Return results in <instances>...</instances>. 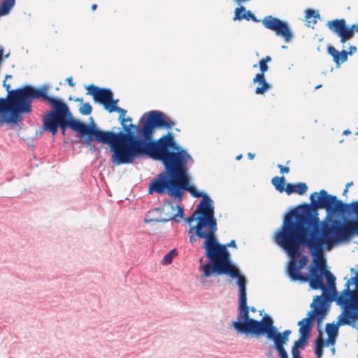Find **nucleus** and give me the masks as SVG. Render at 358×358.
<instances>
[{
  "instance_id": "obj_46",
  "label": "nucleus",
  "mask_w": 358,
  "mask_h": 358,
  "mask_svg": "<svg viewBox=\"0 0 358 358\" xmlns=\"http://www.w3.org/2000/svg\"><path fill=\"white\" fill-rule=\"evenodd\" d=\"M328 343H329V344H332V345H334V343H335V337H333L331 340H330V337H329Z\"/></svg>"
},
{
  "instance_id": "obj_29",
  "label": "nucleus",
  "mask_w": 358,
  "mask_h": 358,
  "mask_svg": "<svg viewBox=\"0 0 358 358\" xmlns=\"http://www.w3.org/2000/svg\"><path fill=\"white\" fill-rule=\"evenodd\" d=\"M177 252L176 249L171 250L163 257L162 263L165 265L171 264Z\"/></svg>"
},
{
  "instance_id": "obj_23",
  "label": "nucleus",
  "mask_w": 358,
  "mask_h": 358,
  "mask_svg": "<svg viewBox=\"0 0 358 358\" xmlns=\"http://www.w3.org/2000/svg\"><path fill=\"white\" fill-rule=\"evenodd\" d=\"M307 189L308 187L306 184L301 182L296 185L287 184L285 188V192L289 195L293 193H297L302 195L306 192Z\"/></svg>"
},
{
  "instance_id": "obj_7",
  "label": "nucleus",
  "mask_w": 358,
  "mask_h": 358,
  "mask_svg": "<svg viewBox=\"0 0 358 358\" xmlns=\"http://www.w3.org/2000/svg\"><path fill=\"white\" fill-rule=\"evenodd\" d=\"M310 200L320 208L325 209L327 216H332L336 213H355L357 218L356 222L351 220H344L343 222L336 219L331 220L336 226V227L345 234L343 237L345 241H348L353 235L358 234V201L344 203L336 196L329 194L324 189L311 194Z\"/></svg>"
},
{
  "instance_id": "obj_18",
  "label": "nucleus",
  "mask_w": 358,
  "mask_h": 358,
  "mask_svg": "<svg viewBox=\"0 0 358 358\" xmlns=\"http://www.w3.org/2000/svg\"><path fill=\"white\" fill-rule=\"evenodd\" d=\"M13 107L10 92L6 98H0V126L3 124H16L19 122L17 113H13Z\"/></svg>"
},
{
  "instance_id": "obj_19",
  "label": "nucleus",
  "mask_w": 358,
  "mask_h": 358,
  "mask_svg": "<svg viewBox=\"0 0 358 358\" xmlns=\"http://www.w3.org/2000/svg\"><path fill=\"white\" fill-rule=\"evenodd\" d=\"M190 187L194 189L193 193H190L192 196L196 198L202 197V200L195 210L198 215L215 217L213 201L205 193L198 192L194 186L190 185Z\"/></svg>"
},
{
  "instance_id": "obj_38",
  "label": "nucleus",
  "mask_w": 358,
  "mask_h": 358,
  "mask_svg": "<svg viewBox=\"0 0 358 358\" xmlns=\"http://www.w3.org/2000/svg\"><path fill=\"white\" fill-rule=\"evenodd\" d=\"M190 236H189V241L192 243H194L196 241V238L197 236H196V234H195V231H193L192 234H189Z\"/></svg>"
},
{
  "instance_id": "obj_37",
  "label": "nucleus",
  "mask_w": 358,
  "mask_h": 358,
  "mask_svg": "<svg viewBox=\"0 0 358 358\" xmlns=\"http://www.w3.org/2000/svg\"><path fill=\"white\" fill-rule=\"evenodd\" d=\"M278 168L280 169L281 173H287L289 171V167L284 166L281 164H278Z\"/></svg>"
},
{
  "instance_id": "obj_21",
  "label": "nucleus",
  "mask_w": 358,
  "mask_h": 358,
  "mask_svg": "<svg viewBox=\"0 0 358 358\" xmlns=\"http://www.w3.org/2000/svg\"><path fill=\"white\" fill-rule=\"evenodd\" d=\"M243 20L247 21L251 20L255 22H259V20H258L250 10H248L244 6H241L235 9L234 20L241 21Z\"/></svg>"
},
{
  "instance_id": "obj_22",
  "label": "nucleus",
  "mask_w": 358,
  "mask_h": 358,
  "mask_svg": "<svg viewBox=\"0 0 358 358\" xmlns=\"http://www.w3.org/2000/svg\"><path fill=\"white\" fill-rule=\"evenodd\" d=\"M327 27L332 32L336 35H339L345 31H348V27L346 26V22L344 19H336L331 21H328Z\"/></svg>"
},
{
  "instance_id": "obj_28",
  "label": "nucleus",
  "mask_w": 358,
  "mask_h": 358,
  "mask_svg": "<svg viewBox=\"0 0 358 358\" xmlns=\"http://www.w3.org/2000/svg\"><path fill=\"white\" fill-rule=\"evenodd\" d=\"M323 341L321 337L317 338L315 341V352L317 358H321L323 355Z\"/></svg>"
},
{
  "instance_id": "obj_8",
  "label": "nucleus",
  "mask_w": 358,
  "mask_h": 358,
  "mask_svg": "<svg viewBox=\"0 0 358 358\" xmlns=\"http://www.w3.org/2000/svg\"><path fill=\"white\" fill-rule=\"evenodd\" d=\"M44 129L55 135L59 127L62 134L65 135L67 127L78 132L80 135L95 134L88 124L73 119L71 113L66 103L61 99L52 107V110L43 117Z\"/></svg>"
},
{
  "instance_id": "obj_6",
  "label": "nucleus",
  "mask_w": 358,
  "mask_h": 358,
  "mask_svg": "<svg viewBox=\"0 0 358 358\" xmlns=\"http://www.w3.org/2000/svg\"><path fill=\"white\" fill-rule=\"evenodd\" d=\"M309 284L313 289L322 291V295L315 296L310 304L312 310L308 313V316L315 319L320 324L327 315V302L334 301L337 303V299L340 296L336 287V277L325 269L324 264L316 263L310 267Z\"/></svg>"
},
{
  "instance_id": "obj_50",
  "label": "nucleus",
  "mask_w": 358,
  "mask_h": 358,
  "mask_svg": "<svg viewBox=\"0 0 358 358\" xmlns=\"http://www.w3.org/2000/svg\"><path fill=\"white\" fill-rule=\"evenodd\" d=\"M348 189L345 188V189L343 190V194L345 195L348 193Z\"/></svg>"
},
{
  "instance_id": "obj_3",
  "label": "nucleus",
  "mask_w": 358,
  "mask_h": 358,
  "mask_svg": "<svg viewBox=\"0 0 358 358\" xmlns=\"http://www.w3.org/2000/svg\"><path fill=\"white\" fill-rule=\"evenodd\" d=\"M142 126L136 127V140L138 144L132 145L131 154L135 159L144 155L184 149L175 141L173 134L168 133L157 141H152L155 128L171 129L175 122L159 110H152L148 113Z\"/></svg>"
},
{
  "instance_id": "obj_47",
  "label": "nucleus",
  "mask_w": 358,
  "mask_h": 358,
  "mask_svg": "<svg viewBox=\"0 0 358 358\" xmlns=\"http://www.w3.org/2000/svg\"><path fill=\"white\" fill-rule=\"evenodd\" d=\"M255 154H252V153H251V152H249V153L248 154V157H249V159H254V157H255Z\"/></svg>"
},
{
  "instance_id": "obj_52",
  "label": "nucleus",
  "mask_w": 358,
  "mask_h": 358,
  "mask_svg": "<svg viewBox=\"0 0 358 358\" xmlns=\"http://www.w3.org/2000/svg\"><path fill=\"white\" fill-rule=\"evenodd\" d=\"M250 310L252 312H255L256 311V309L254 307H252L250 308L248 307V310Z\"/></svg>"
},
{
  "instance_id": "obj_17",
  "label": "nucleus",
  "mask_w": 358,
  "mask_h": 358,
  "mask_svg": "<svg viewBox=\"0 0 358 358\" xmlns=\"http://www.w3.org/2000/svg\"><path fill=\"white\" fill-rule=\"evenodd\" d=\"M161 209V214H164V216L160 217H150L152 213H150L145 219L144 222L145 223L151 222H166L169 220H174L176 222H179L177 217H182L183 215V208L180 205L174 206L171 202L165 203Z\"/></svg>"
},
{
  "instance_id": "obj_10",
  "label": "nucleus",
  "mask_w": 358,
  "mask_h": 358,
  "mask_svg": "<svg viewBox=\"0 0 358 358\" xmlns=\"http://www.w3.org/2000/svg\"><path fill=\"white\" fill-rule=\"evenodd\" d=\"M337 305L342 309L338 317V324L358 329V272L345 284L337 299Z\"/></svg>"
},
{
  "instance_id": "obj_57",
  "label": "nucleus",
  "mask_w": 358,
  "mask_h": 358,
  "mask_svg": "<svg viewBox=\"0 0 358 358\" xmlns=\"http://www.w3.org/2000/svg\"><path fill=\"white\" fill-rule=\"evenodd\" d=\"M282 48H286L287 47L285 45L282 46Z\"/></svg>"
},
{
  "instance_id": "obj_49",
  "label": "nucleus",
  "mask_w": 358,
  "mask_h": 358,
  "mask_svg": "<svg viewBox=\"0 0 358 358\" xmlns=\"http://www.w3.org/2000/svg\"><path fill=\"white\" fill-rule=\"evenodd\" d=\"M96 8H97L96 4H93V5L92 6V10H95L96 9Z\"/></svg>"
},
{
  "instance_id": "obj_55",
  "label": "nucleus",
  "mask_w": 358,
  "mask_h": 358,
  "mask_svg": "<svg viewBox=\"0 0 358 358\" xmlns=\"http://www.w3.org/2000/svg\"><path fill=\"white\" fill-rule=\"evenodd\" d=\"M12 76L10 75H6V79H8V78H11Z\"/></svg>"
},
{
  "instance_id": "obj_27",
  "label": "nucleus",
  "mask_w": 358,
  "mask_h": 358,
  "mask_svg": "<svg viewBox=\"0 0 358 358\" xmlns=\"http://www.w3.org/2000/svg\"><path fill=\"white\" fill-rule=\"evenodd\" d=\"M338 326H339L338 324H329V323L327 324L326 331L328 334V336L330 337V340L333 337L336 336V335L338 334Z\"/></svg>"
},
{
  "instance_id": "obj_14",
  "label": "nucleus",
  "mask_w": 358,
  "mask_h": 358,
  "mask_svg": "<svg viewBox=\"0 0 358 358\" xmlns=\"http://www.w3.org/2000/svg\"><path fill=\"white\" fill-rule=\"evenodd\" d=\"M262 23L266 29L274 31L276 36L282 37L285 42L292 41L294 35L287 22L273 15H267L262 19Z\"/></svg>"
},
{
  "instance_id": "obj_13",
  "label": "nucleus",
  "mask_w": 358,
  "mask_h": 358,
  "mask_svg": "<svg viewBox=\"0 0 358 358\" xmlns=\"http://www.w3.org/2000/svg\"><path fill=\"white\" fill-rule=\"evenodd\" d=\"M217 230V221L215 217L198 215L197 224L190 227L188 234L195 231L196 236L199 238H204L205 241L216 238L215 233Z\"/></svg>"
},
{
  "instance_id": "obj_33",
  "label": "nucleus",
  "mask_w": 358,
  "mask_h": 358,
  "mask_svg": "<svg viewBox=\"0 0 358 358\" xmlns=\"http://www.w3.org/2000/svg\"><path fill=\"white\" fill-rule=\"evenodd\" d=\"M152 213L151 215V217H160L161 216H162V214H161V209L160 208H155L154 210H150L149 211L145 217V219L150 214Z\"/></svg>"
},
{
  "instance_id": "obj_1",
  "label": "nucleus",
  "mask_w": 358,
  "mask_h": 358,
  "mask_svg": "<svg viewBox=\"0 0 358 358\" xmlns=\"http://www.w3.org/2000/svg\"><path fill=\"white\" fill-rule=\"evenodd\" d=\"M320 208L313 201L310 204L299 206L285 215L281 229L275 234V241L282 247L290 257L287 266V274L292 281H308L301 269L308 263V257L303 255L299 261L301 246H307L313 257L311 267L318 264H324L322 256L323 249L330 250L338 242L345 241V236L331 220L320 223L317 209Z\"/></svg>"
},
{
  "instance_id": "obj_5",
  "label": "nucleus",
  "mask_w": 358,
  "mask_h": 358,
  "mask_svg": "<svg viewBox=\"0 0 358 358\" xmlns=\"http://www.w3.org/2000/svg\"><path fill=\"white\" fill-rule=\"evenodd\" d=\"M273 324V319L268 315H265L260 321L250 318L248 315L247 300H245L243 306L242 303L238 306L237 321L232 322V327L239 334L266 335L268 340L273 342L276 351H286L285 345L289 342L291 330L280 332Z\"/></svg>"
},
{
  "instance_id": "obj_51",
  "label": "nucleus",
  "mask_w": 358,
  "mask_h": 358,
  "mask_svg": "<svg viewBox=\"0 0 358 358\" xmlns=\"http://www.w3.org/2000/svg\"><path fill=\"white\" fill-rule=\"evenodd\" d=\"M8 57H9V53H8V54H6L5 55H3V59H7V58H8Z\"/></svg>"
},
{
  "instance_id": "obj_42",
  "label": "nucleus",
  "mask_w": 358,
  "mask_h": 358,
  "mask_svg": "<svg viewBox=\"0 0 358 358\" xmlns=\"http://www.w3.org/2000/svg\"><path fill=\"white\" fill-rule=\"evenodd\" d=\"M223 245H227V247H234V248H236V242L234 240H232L229 243H227V244H224Z\"/></svg>"
},
{
  "instance_id": "obj_48",
  "label": "nucleus",
  "mask_w": 358,
  "mask_h": 358,
  "mask_svg": "<svg viewBox=\"0 0 358 358\" xmlns=\"http://www.w3.org/2000/svg\"><path fill=\"white\" fill-rule=\"evenodd\" d=\"M353 185L352 182H348L346 184L345 188L348 189L350 187H351Z\"/></svg>"
},
{
  "instance_id": "obj_39",
  "label": "nucleus",
  "mask_w": 358,
  "mask_h": 358,
  "mask_svg": "<svg viewBox=\"0 0 358 358\" xmlns=\"http://www.w3.org/2000/svg\"><path fill=\"white\" fill-rule=\"evenodd\" d=\"M278 354V356L280 358H288V355L287 351H276Z\"/></svg>"
},
{
  "instance_id": "obj_41",
  "label": "nucleus",
  "mask_w": 358,
  "mask_h": 358,
  "mask_svg": "<svg viewBox=\"0 0 358 358\" xmlns=\"http://www.w3.org/2000/svg\"><path fill=\"white\" fill-rule=\"evenodd\" d=\"M66 82L68 83V84L71 86V87H74L75 86V83L73 82V78L72 77H69L66 78Z\"/></svg>"
},
{
  "instance_id": "obj_31",
  "label": "nucleus",
  "mask_w": 358,
  "mask_h": 358,
  "mask_svg": "<svg viewBox=\"0 0 358 358\" xmlns=\"http://www.w3.org/2000/svg\"><path fill=\"white\" fill-rule=\"evenodd\" d=\"M328 52L334 58V61L336 64H339V52L333 46L328 48Z\"/></svg>"
},
{
  "instance_id": "obj_34",
  "label": "nucleus",
  "mask_w": 358,
  "mask_h": 358,
  "mask_svg": "<svg viewBox=\"0 0 358 358\" xmlns=\"http://www.w3.org/2000/svg\"><path fill=\"white\" fill-rule=\"evenodd\" d=\"M339 64L343 63L347 61L348 59V53L345 50H342L341 52H339Z\"/></svg>"
},
{
  "instance_id": "obj_20",
  "label": "nucleus",
  "mask_w": 358,
  "mask_h": 358,
  "mask_svg": "<svg viewBox=\"0 0 358 358\" xmlns=\"http://www.w3.org/2000/svg\"><path fill=\"white\" fill-rule=\"evenodd\" d=\"M259 68L261 73L256 74L253 79L254 83H258L260 86H258L255 90V93L257 94H262L265 93L268 90L271 88L270 85L266 82L264 73L268 71V66L267 63L264 61H259Z\"/></svg>"
},
{
  "instance_id": "obj_15",
  "label": "nucleus",
  "mask_w": 358,
  "mask_h": 358,
  "mask_svg": "<svg viewBox=\"0 0 358 358\" xmlns=\"http://www.w3.org/2000/svg\"><path fill=\"white\" fill-rule=\"evenodd\" d=\"M88 94H92L94 99L103 105L109 113L115 112L117 108L118 99H113V93L109 89H100L93 85L87 87Z\"/></svg>"
},
{
  "instance_id": "obj_58",
  "label": "nucleus",
  "mask_w": 358,
  "mask_h": 358,
  "mask_svg": "<svg viewBox=\"0 0 358 358\" xmlns=\"http://www.w3.org/2000/svg\"><path fill=\"white\" fill-rule=\"evenodd\" d=\"M357 135H358V131H357Z\"/></svg>"
},
{
  "instance_id": "obj_35",
  "label": "nucleus",
  "mask_w": 358,
  "mask_h": 358,
  "mask_svg": "<svg viewBox=\"0 0 358 358\" xmlns=\"http://www.w3.org/2000/svg\"><path fill=\"white\" fill-rule=\"evenodd\" d=\"M197 217H198V214L194 210L193 212V213L192 214L191 216H189V217L186 218L185 219V222L189 224H191V223L193 222V221H196L197 222Z\"/></svg>"
},
{
  "instance_id": "obj_53",
  "label": "nucleus",
  "mask_w": 358,
  "mask_h": 358,
  "mask_svg": "<svg viewBox=\"0 0 358 358\" xmlns=\"http://www.w3.org/2000/svg\"><path fill=\"white\" fill-rule=\"evenodd\" d=\"M241 158H242V155H238V156L236 157V159H237V160H239V159H241Z\"/></svg>"
},
{
  "instance_id": "obj_12",
  "label": "nucleus",
  "mask_w": 358,
  "mask_h": 358,
  "mask_svg": "<svg viewBox=\"0 0 358 358\" xmlns=\"http://www.w3.org/2000/svg\"><path fill=\"white\" fill-rule=\"evenodd\" d=\"M117 112L119 115V121L122 126L124 132L120 131L114 133L113 131H97V135L103 139H106V137H115L119 143L125 146L129 151L131 152L132 145H136L138 143L136 140V127L133 124H125L124 117L127 110L118 107Z\"/></svg>"
},
{
  "instance_id": "obj_44",
  "label": "nucleus",
  "mask_w": 358,
  "mask_h": 358,
  "mask_svg": "<svg viewBox=\"0 0 358 358\" xmlns=\"http://www.w3.org/2000/svg\"><path fill=\"white\" fill-rule=\"evenodd\" d=\"M261 61H264L265 63H267L271 61V57L270 56H266L265 58L261 59Z\"/></svg>"
},
{
  "instance_id": "obj_25",
  "label": "nucleus",
  "mask_w": 358,
  "mask_h": 358,
  "mask_svg": "<svg viewBox=\"0 0 358 358\" xmlns=\"http://www.w3.org/2000/svg\"><path fill=\"white\" fill-rule=\"evenodd\" d=\"M271 183L275 187V189L280 192L285 191L284 177L275 176L272 178Z\"/></svg>"
},
{
  "instance_id": "obj_45",
  "label": "nucleus",
  "mask_w": 358,
  "mask_h": 358,
  "mask_svg": "<svg viewBox=\"0 0 358 358\" xmlns=\"http://www.w3.org/2000/svg\"><path fill=\"white\" fill-rule=\"evenodd\" d=\"M124 120H125V124H128V122H129V124H131V123L132 121L131 117H124Z\"/></svg>"
},
{
  "instance_id": "obj_16",
  "label": "nucleus",
  "mask_w": 358,
  "mask_h": 358,
  "mask_svg": "<svg viewBox=\"0 0 358 358\" xmlns=\"http://www.w3.org/2000/svg\"><path fill=\"white\" fill-rule=\"evenodd\" d=\"M314 319L308 316L298 322L299 326V338L296 341L292 348L293 358L300 357V350L304 349L312 329Z\"/></svg>"
},
{
  "instance_id": "obj_26",
  "label": "nucleus",
  "mask_w": 358,
  "mask_h": 358,
  "mask_svg": "<svg viewBox=\"0 0 358 358\" xmlns=\"http://www.w3.org/2000/svg\"><path fill=\"white\" fill-rule=\"evenodd\" d=\"M320 17V15L316 13L315 10L311 9H307L306 10V19L308 23L313 22V24H316L317 18Z\"/></svg>"
},
{
  "instance_id": "obj_30",
  "label": "nucleus",
  "mask_w": 358,
  "mask_h": 358,
  "mask_svg": "<svg viewBox=\"0 0 358 358\" xmlns=\"http://www.w3.org/2000/svg\"><path fill=\"white\" fill-rule=\"evenodd\" d=\"M92 108L90 103H83L79 108V112L84 115H88L91 114Z\"/></svg>"
},
{
  "instance_id": "obj_11",
  "label": "nucleus",
  "mask_w": 358,
  "mask_h": 358,
  "mask_svg": "<svg viewBox=\"0 0 358 358\" xmlns=\"http://www.w3.org/2000/svg\"><path fill=\"white\" fill-rule=\"evenodd\" d=\"M91 120H93L92 117ZM88 126L94 130L95 134H84L80 135L83 139V145L89 146L90 150L94 151L96 147L92 143V141L108 144L110 145V152H112L111 160L114 165L128 164L133 163L134 161L131 152L129 151L122 143H119L115 137H106V140L101 138L97 135V131H103L101 130L97 125L92 122Z\"/></svg>"
},
{
  "instance_id": "obj_40",
  "label": "nucleus",
  "mask_w": 358,
  "mask_h": 358,
  "mask_svg": "<svg viewBox=\"0 0 358 358\" xmlns=\"http://www.w3.org/2000/svg\"><path fill=\"white\" fill-rule=\"evenodd\" d=\"M357 50V48L354 45H351L349 48V52H348V55H352Z\"/></svg>"
},
{
  "instance_id": "obj_56",
  "label": "nucleus",
  "mask_w": 358,
  "mask_h": 358,
  "mask_svg": "<svg viewBox=\"0 0 358 358\" xmlns=\"http://www.w3.org/2000/svg\"><path fill=\"white\" fill-rule=\"evenodd\" d=\"M322 87V85H317V86H316V87H315V90L319 89V88H320V87Z\"/></svg>"
},
{
  "instance_id": "obj_43",
  "label": "nucleus",
  "mask_w": 358,
  "mask_h": 358,
  "mask_svg": "<svg viewBox=\"0 0 358 358\" xmlns=\"http://www.w3.org/2000/svg\"><path fill=\"white\" fill-rule=\"evenodd\" d=\"M3 85L6 89V90L8 91V94H9V92L12 91V90H10V85L9 84H6V80H4Z\"/></svg>"
},
{
  "instance_id": "obj_36",
  "label": "nucleus",
  "mask_w": 358,
  "mask_h": 358,
  "mask_svg": "<svg viewBox=\"0 0 358 358\" xmlns=\"http://www.w3.org/2000/svg\"><path fill=\"white\" fill-rule=\"evenodd\" d=\"M348 30L352 31V36H354L355 32L358 33V24H352L351 27H348Z\"/></svg>"
},
{
  "instance_id": "obj_54",
  "label": "nucleus",
  "mask_w": 358,
  "mask_h": 358,
  "mask_svg": "<svg viewBox=\"0 0 358 358\" xmlns=\"http://www.w3.org/2000/svg\"><path fill=\"white\" fill-rule=\"evenodd\" d=\"M350 131H348V130H345V131H343V134H350Z\"/></svg>"
},
{
  "instance_id": "obj_32",
  "label": "nucleus",
  "mask_w": 358,
  "mask_h": 358,
  "mask_svg": "<svg viewBox=\"0 0 358 358\" xmlns=\"http://www.w3.org/2000/svg\"><path fill=\"white\" fill-rule=\"evenodd\" d=\"M338 36L341 38L340 41L341 43H345L347 41L353 38L352 36V31H350V30L345 31V32H343Z\"/></svg>"
},
{
  "instance_id": "obj_9",
  "label": "nucleus",
  "mask_w": 358,
  "mask_h": 358,
  "mask_svg": "<svg viewBox=\"0 0 358 358\" xmlns=\"http://www.w3.org/2000/svg\"><path fill=\"white\" fill-rule=\"evenodd\" d=\"M50 90L49 85H43L39 88L31 85H25L21 88L12 90L10 92L11 101L14 104L13 113H17L19 122L22 121V114L31 112V103L34 100L38 99L43 101H48L52 108L60 100L59 99L48 95Z\"/></svg>"
},
{
  "instance_id": "obj_2",
  "label": "nucleus",
  "mask_w": 358,
  "mask_h": 358,
  "mask_svg": "<svg viewBox=\"0 0 358 358\" xmlns=\"http://www.w3.org/2000/svg\"><path fill=\"white\" fill-rule=\"evenodd\" d=\"M162 162L164 171L153 178L148 188V194H167L181 201L184 191L193 193L190 187L188 166L194 164V159L185 149L145 155Z\"/></svg>"
},
{
  "instance_id": "obj_24",
  "label": "nucleus",
  "mask_w": 358,
  "mask_h": 358,
  "mask_svg": "<svg viewBox=\"0 0 358 358\" xmlns=\"http://www.w3.org/2000/svg\"><path fill=\"white\" fill-rule=\"evenodd\" d=\"M15 4V0H3L0 6V17L8 15Z\"/></svg>"
},
{
  "instance_id": "obj_4",
  "label": "nucleus",
  "mask_w": 358,
  "mask_h": 358,
  "mask_svg": "<svg viewBox=\"0 0 358 358\" xmlns=\"http://www.w3.org/2000/svg\"><path fill=\"white\" fill-rule=\"evenodd\" d=\"M203 248L206 250V256L209 262L199 266V271L203 272L205 277H210L213 273L218 275H228L232 278H236V284L239 287V304L245 305L247 300L246 278L240 273L238 268L234 266L231 261L230 253L227 245L220 244L217 238L208 241H204Z\"/></svg>"
}]
</instances>
